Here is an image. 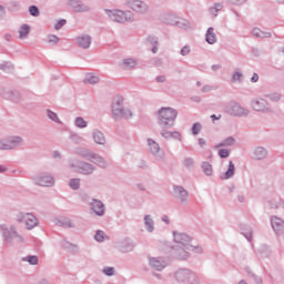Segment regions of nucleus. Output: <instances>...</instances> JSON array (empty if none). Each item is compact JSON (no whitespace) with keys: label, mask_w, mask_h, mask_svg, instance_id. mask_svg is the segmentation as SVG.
I'll return each instance as SVG.
<instances>
[{"label":"nucleus","mask_w":284,"mask_h":284,"mask_svg":"<svg viewBox=\"0 0 284 284\" xmlns=\"http://www.w3.org/2000/svg\"><path fill=\"white\" fill-rule=\"evenodd\" d=\"M60 39L55 34H49L47 37V42H49L51 45H57L59 43Z\"/></svg>","instance_id":"52"},{"label":"nucleus","mask_w":284,"mask_h":284,"mask_svg":"<svg viewBox=\"0 0 284 284\" xmlns=\"http://www.w3.org/2000/svg\"><path fill=\"white\" fill-rule=\"evenodd\" d=\"M151 65H155L156 68H159L160 65H163V60H161L160 58H153L151 60Z\"/></svg>","instance_id":"63"},{"label":"nucleus","mask_w":284,"mask_h":284,"mask_svg":"<svg viewBox=\"0 0 284 284\" xmlns=\"http://www.w3.org/2000/svg\"><path fill=\"white\" fill-rule=\"evenodd\" d=\"M67 3L74 10V12H90V7H88L81 0H68Z\"/></svg>","instance_id":"18"},{"label":"nucleus","mask_w":284,"mask_h":284,"mask_svg":"<svg viewBox=\"0 0 284 284\" xmlns=\"http://www.w3.org/2000/svg\"><path fill=\"white\" fill-rule=\"evenodd\" d=\"M101 79L97 73H87L84 78V83H89L90 85H97Z\"/></svg>","instance_id":"34"},{"label":"nucleus","mask_w":284,"mask_h":284,"mask_svg":"<svg viewBox=\"0 0 284 284\" xmlns=\"http://www.w3.org/2000/svg\"><path fill=\"white\" fill-rule=\"evenodd\" d=\"M160 134L163 139H174L175 141L183 142V136L179 131H168V128L161 129Z\"/></svg>","instance_id":"20"},{"label":"nucleus","mask_w":284,"mask_h":284,"mask_svg":"<svg viewBox=\"0 0 284 284\" xmlns=\"http://www.w3.org/2000/svg\"><path fill=\"white\" fill-rule=\"evenodd\" d=\"M103 274H105V276H114V267L112 266H106L102 270Z\"/></svg>","instance_id":"56"},{"label":"nucleus","mask_w":284,"mask_h":284,"mask_svg":"<svg viewBox=\"0 0 284 284\" xmlns=\"http://www.w3.org/2000/svg\"><path fill=\"white\" fill-rule=\"evenodd\" d=\"M192 52V48L190 45H184L181 50H180V54L181 57H187V54H190Z\"/></svg>","instance_id":"57"},{"label":"nucleus","mask_w":284,"mask_h":284,"mask_svg":"<svg viewBox=\"0 0 284 284\" xmlns=\"http://www.w3.org/2000/svg\"><path fill=\"white\" fill-rule=\"evenodd\" d=\"M2 99H9V101L17 102V101H19V92L9 91V92L2 94Z\"/></svg>","instance_id":"44"},{"label":"nucleus","mask_w":284,"mask_h":284,"mask_svg":"<svg viewBox=\"0 0 284 284\" xmlns=\"http://www.w3.org/2000/svg\"><path fill=\"white\" fill-rule=\"evenodd\" d=\"M202 171L206 176H212L214 169L212 168V165L210 164V162H202Z\"/></svg>","instance_id":"43"},{"label":"nucleus","mask_w":284,"mask_h":284,"mask_svg":"<svg viewBox=\"0 0 284 284\" xmlns=\"http://www.w3.org/2000/svg\"><path fill=\"white\" fill-rule=\"evenodd\" d=\"M62 247H64V250H74V247H77V246H74V244L63 240L62 241Z\"/></svg>","instance_id":"61"},{"label":"nucleus","mask_w":284,"mask_h":284,"mask_svg":"<svg viewBox=\"0 0 284 284\" xmlns=\"http://www.w3.org/2000/svg\"><path fill=\"white\" fill-rule=\"evenodd\" d=\"M23 143L21 136H10L7 140L0 141V150H17Z\"/></svg>","instance_id":"13"},{"label":"nucleus","mask_w":284,"mask_h":284,"mask_svg":"<svg viewBox=\"0 0 284 284\" xmlns=\"http://www.w3.org/2000/svg\"><path fill=\"white\" fill-rule=\"evenodd\" d=\"M201 130H203V125H202L201 123H199V122H195V123L192 125V129H191L192 134H193L194 136H196L197 134H200V133H201Z\"/></svg>","instance_id":"50"},{"label":"nucleus","mask_w":284,"mask_h":284,"mask_svg":"<svg viewBox=\"0 0 284 284\" xmlns=\"http://www.w3.org/2000/svg\"><path fill=\"white\" fill-rule=\"evenodd\" d=\"M111 110L112 115L116 121H119V119H132L133 116L132 110L123 106V99L121 98L113 102Z\"/></svg>","instance_id":"7"},{"label":"nucleus","mask_w":284,"mask_h":284,"mask_svg":"<svg viewBox=\"0 0 284 284\" xmlns=\"http://www.w3.org/2000/svg\"><path fill=\"white\" fill-rule=\"evenodd\" d=\"M146 42L149 43V45H159V38L155 36H149L146 38Z\"/></svg>","instance_id":"55"},{"label":"nucleus","mask_w":284,"mask_h":284,"mask_svg":"<svg viewBox=\"0 0 284 284\" xmlns=\"http://www.w3.org/2000/svg\"><path fill=\"white\" fill-rule=\"evenodd\" d=\"M234 143H236V139H234V136H229L219 144H216L215 148H231V145H234Z\"/></svg>","instance_id":"36"},{"label":"nucleus","mask_w":284,"mask_h":284,"mask_svg":"<svg viewBox=\"0 0 284 284\" xmlns=\"http://www.w3.org/2000/svg\"><path fill=\"white\" fill-rule=\"evenodd\" d=\"M125 6L133 10V12H138V14H145L150 10L148 3L142 0H125Z\"/></svg>","instance_id":"12"},{"label":"nucleus","mask_w":284,"mask_h":284,"mask_svg":"<svg viewBox=\"0 0 284 284\" xmlns=\"http://www.w3.org/2000/svg\"><path fill=\"white\" fill-rule=\"evenodd\" d=\"M183 165H184V168H186V170H192V168H194V159L185 158L183 160Z\"/></svg>","instance_id":"51"},{"label":"nucleus","mask_w":284,"mask_h":284,"mask_svg":"<svg viewBox=\"0 0 284 284\" xmlns=\"http://www.w3.org/2000/svg\"><path fill=\"white\" fill-rule=\"evenodd\" d=\"M212 90H219V87L206 84L202 88V92H212Z\"/></svg>","instance_id":"62"},{"label":"nucleus","mask_w":284,"mask_h":284,"mask_svg":"<svg viewBox=\"0 0 284 284\" xmlns=\"http://www.w3.org/2000/svg\"><path fill=\"white\" fill-rule=\"evenodd\" d=\"M252 34L256 37V39H270L272 37L271 32L263 31L260 28H254Z\"/></svg>","instance_id":"32"},{"label":"nucleus","mask_w":284,"mask_h":284,"mask_svg":"<svg viewBox=\"0 0 284 284\" xmlns=\"http://www.w3.org/2000/svg\"><path fill=\"white\" fill-rule=\"evenodd\" d=\"M139 65V60L136 58H124L120 63L122 70H134Z\"/></svg>","instance_id":"22"},{"label":"nucleus","mask_w":284,"mask_h":284,"mask_svg":"<svg viewBox=\"0 0 284 284\" xmlns=\"http://www.w3.org/2000/svg\"><path fill=\"white\" fill-rule=\"evenodd\" d=\"M106 16L111 21H114L115 23H130V21H134V16L131 11H123L119 9H106L105 10Z\"/></svg>","instance_id":"6"},{"label":"nucleus","mask_w":284,"mask_h":284,"mask_svg":"<svg viewBox=\"0 0 284 284\" xmlns=\"http://www.w3.org/2000/svg\"><path fill=\"white\" fill-rule=\"evenodd\" d=\"M55 225L59 227H72V222L68 217H60L55 220Z\"/></svg>","instance_id":"41"},{"label":"nucleus","mask_w":284,"mask_h":284,"mask_svg":"<svg viewBox=\"0 0 284 284\" xmlns=\"http://www.w3.org/2000/svg\"><path fill=\"white\" fill-rule=\"evenodd\" d=\"M94 151L83 148V146H78L74 150V154H77L78 156H81L82 159H85L87 161H90V159L92 158Z\"/></svg>","instance_id":"26"},{"label":"nucleus","mask_w":284,"mask_h":284,"mask_svg":"<svg viewBox=\"0 0 284 284\" xmlns=\"http://www.w3.org/2000/svg\"><path fill=\"white\" fill-rule=\"evenodd\" d=\"M244 226H241V234H243V236H245V239L248 240V242H252V231L248 230V231H244L243 230Z\"/></svg>","instance_id":"59"},{"label":"nucleus","mask_w":284,"mask_h":284,"mask_svg":"<svg viewBox=\"0 0 284 284\" xmlns=\"http://www.w3.org/2000/svg\"><path fill=\"white\" fill-rule=\"evenodd\" d=\"M69 168L79 170V173L84 176H90L97 172V166H94V164L79 160H70Z\"/></svg>","instance_id":"8"},{"label":"nucleus","mask_w":284,"mask_h":284,"mask_svg":"<svg viewBox=\"0 0 284 284\" xmlns=\"http://www.w3.org/2000/svg\"><path fill=\"white\" fill-rule=\"evenodd\" d=\"M69 187H71V190H79V187H81V179H71L69 181Z\"/></svg>","instance_id":"49"},{"label":"nucleus","mask_w":284,"mask_h":284,"mask_svg":"<svg viewBox=\"0 0 284 284\" xmlns=\"http://www.w3.org/2000/svg\"><path fill=\"white\" fill-rule=\"evenodd\" d=\"M92 139L97 145H105L106 143L105 134L99 129L92 131Z\"/></svg>","instance_id":"24"},{"label":"nucleus","mask_w":284,"mask_h":284,"mask_svg":"<svg viewBox=\"0 0 284 284\" xmlns=\"http://www.w3.org/2000/svg\"><path fill=\"white\" fill-rule=\"evenodd\" d=\"M173 192L181 205H187L190 203V192L181 185H173Z\"/></svg>","instance_id":"15"},{"label":"nucleus","mask_w":284,"mask_h":284,"mask_svg":"<svg viewBox=\"0 0 284 284\" xmlns=\"http://www.w3.org/2000/svg\"><path fill=\"white\" fill-rule=\"evenodd\" d=\"M236 173V166L234 165V162L230 161L227 170L224 174L221 175L222 181H227L234 176Z\"/></svg>","instance_id":"28"},{"label":"nucleus","mask_w":284,"mask_h":284,"mask_svg":"<svg viewBox=\"0 0 284 284\" xmlns=\"http://www.w3.org/2000/svg\"><path fill=\"white\" fill-rule=\"evenodd\" d=\"M29 13L31 14V17H39L41 14V12L39 11V7L34 4L29 7Z\"/></svg>","instance_id":"53"},{"label":"nucleus","mask_w":284,"mask_h":284,"mask_svg":"<svg viewBox=\"0 0 284 284\" xmlns=\"http://www.w3.org/2000/svg\"><path fill=\"white\" fill-rule=\"evenodd\" d=\"M264 99H268L272 103H278V101L283 99V95L280 92H271L264 94Z\"/></svg>","instance_id":"37"},{"label":"nucleus","mask_w":284,"mask_h":284,"mask_svg":"<svg viewBox=\"0 0 284 284\" xmlns=\"http://www.w3.org/2000/svg\"><path fill=\"white\" fill-rule=\"evenodd\" d=\"M33 182L41 187H52L54 185V178L48 173H40L33 178Z\"/></svg>","instance_id":"14"},{"label":"nucleus","mask_w":284,"mask_h":284,"mask_svg":"<svg viewBox=\"0 0 284 284\" xmlns=\"http://www.w3.org/2000/svg\"><path fill=\"white\" fill-rule=\"evenodd\" d=\"M173 241L178 244L179 248H173V254L180 261H185L190 256L189 252H195V254H201L203 248L192 244V237L186 233L173 231Z\"/></svg>","instance_id":"1"},{"label":"nucleus","mask_w":284,"mask_h":284,"mask_svg":"<svg viewBox=\"0 0 284 284\" xmlns=\"http://www.w3.org/2000/svg\"><path fill=\"white\" fill-rule=\"evenodd\" d=\"M175 26L182 30H190V28H192V24L189 22V20L181 17H178Z\"/></svg>","instance_id":"35"},{"label":"nucleus","mask_w":284,"mask_h":284,"mask_svg":"<svg viewBox=\"0 0 284 284\" xmlns=\"http://www.w3.org/2000/svg\"><path fill=\"white\" fill-rule=\"evenodd\" d=\"M205 41L210 45H214L216 43V33H214V28H209L205 34Z\"/></svg>","instance_id":"33"},{"label":"nucleus","mask_w":284,"mask_h":284,"mask_svg":"<svg viewBox=\"0 0 284 284\" xmlns=\"http://www.w3.org/2000/svg\"><path fill=\"white\" fill-rule=\"evenodd\" d=\"M146 145L149 148V152H151L158 163H163V161H165V152L161 150V145L154 141V139L148 138Z\"/></svg>","instance_id":"9"},{"label":"nucleus","mask_w":284,"mask_h":284,"mask_svg":"<svg viewBox=\"0 0 284 284\" xmlns=\"http://www.w3.org/2000/svg\"><path fill=\"white\" fill-rule=\"evenodd\" d=\"M47 116H48V119H50V121L58 123V125H63V122L59 119V115L54 111L48 109Z\"/></svg>","instance_id":"40"},{"label":"nucleus","mask_w":284,"mask_h":284,"mask_svg":"<svg viewBox=\"0 0 284 284\" xmlns=\"http://www.w3.org/2000/svg\"><path fill=\"white\" fill-rule=\"evenodd\" d=\"M73 123H74V126L79 128L80 130L88 128V121H85L83 116H77Z\"/></svg>","instance_id":"42"},{"label":"nucleus","mask_w":284,"mask_h":284,"mask_svg":"<svg viewBox=\"0 0 284 284\" xmlns=\"http://www.w3.org/2000/svg\"><path fill=\"white\" fill-rule=\"evenodd\" d=\"M132 250H134V242L132 240L126 239L122 241L120 245V252L128 254V252H132Z\"/></svg>","instance_id":"29"},{"label":"nucleus","mask_w":284,"mask_h":284,"mask_svg":"<svg viewBox=\"0 0 284 284\" xmlns=\"http://www.w3.org/2000/svg\"><path fill=\"white\" fill-rule=\"evenodd\" d=\"M268 205L272 210H278L281 207H282V210H284L283 199H281V196H278V195H274L273 197H271L268 200Z\"/></svg>","instance_id":"27"},{"label":"nucleus","mask_w":284,"mask_h":284,"mask_svg":"<svg viewBox=\"0 0 284 284\" xmlns=\"http://www.w3.org/2000/svg\"><path fill=\"white\" fill-rule=\"evenodd\" d=\"M22 261L27 262L29 265H39V257L37 255H27Z\"/></svg>","instance_id":"46"},{"label":"nucleus","mask_w":284,"mask_h":284,"mask_svg":"<svg viewBox=\"0 0 284 284\" xmlns=\"http://www.w3.org/2000/svg\"><path fill=\"white\" fill-rule=\"evenodd\" d=\"M7 9L9 12H19L21 10V2L12 0L7 3Z\"/></svg>","instance_id":"38"},{"label":"nucleus","mask_w":284,"mask_h":284,"mask_svg":"<svg viewBox=\"0 0 284 284\" xmlns=\"http://www.w3.org/2000/svg\"><path fill=\"white\" fill-rule=\"evenodd\" d=\"M82 201L88 203L90 214H93V216H99L100 219L105 216L108 209L105 207V203H103V201L95 197H90L88 195H82Z\"/></svg>","instance_id":"3"},{"label":"nucleus","mask_w":284,"mask_h":284,"mask_svg":"<svg viewBox=\"0 0 284 284\" xmlns=\"http://www.w3.org/2000/svg\"><path fill=\"white\" fill-rule=\"evenodd\" d=\"M219 156H220V159H227V156H230V150L221 149L219 151Z\"/></svg>","instance_id":"60"},{"label":"nucleus","mask_w":284,"mask_h":284,"mask_svg":"<svg viewBox=\"0 0 284 284\" xmlns=\"http://www.w3.org/2000/svg\"><path fill=\"white\" fill-rule=\"evenodd\" d=\"M0 70L8 73L14 72V65L11 62H4L0 64Z\"/></svg>","instance_id":"48"},{"label":"nucleus","mask_w":284,"mask_h":284,"mask_svg":"<svg viewBox=\"0 0 284 284\" xmlns=\"http://www.w3.org/2000/svg\"><path fill=\"white\" fill-rule=\"evenodd\" d=\"M251 106L255 112H270V103L263 98H256L251 102Z\"/></svg>","instance_id":"17"},{"label":"nucleus","mask_w":284,"mask_h":284,"mask_svg":"<svg viewBox=\"0 0 284 284\" xmlns=\"http://www.w3.org/2000/svg\"><path fill=\"white\" fill-rule=\"evenodd\" d=\"M175 280L183 284H201V276L187 268H180L175 272Z\"/></svg>","instance_id":"5"},{"label":"nucleus","mask_w":284,"mask_h":284,"mask_svg":"<svg viewBox=\"0 0 284 284\" xmlns=\"http://www.w3.org/2000/svg\"><path fill=\"white\" fill-rule=\"evenodd\" d=\"M70 139L72 143H75V145H81V143H83V136L79 133H71Z\"/></svg>","instance_id":"47"},{"label":"nucleus","mask_w":284,"mask_h":284,"mask_svg":"<svg viewBox=\"0 0 284 284\" xmlns=\"http://www.w3.org/2000/svg\"><path fill=\"white\" fill-rule=\"evenodd\" d=\"M0 230L4 239L6 245H17L19 243H23V236H21L19 232H17L16 226L8 227V225L2 224L0 226Z\"/></svg>","instance_id":"4"},{"label":"nucleus","mask_w":284,"mask_h":284,"mask_svg":"<svg viewBox=\"0 0 284 284\" xmlns=\"http://www.w3.org/2000/svg\"><path fill=\"white\" fill-rule=\"evenodd\" d=\"M20 39H28V34H30V26L22 24L19 30Z\"/></svg>","instance_id":"45"},{"label":"nucleus","mask_w":284,"mask_h":284,"mask_svg":"<svg viewBox=\"0 0 284 284\" xmlns=\"http://www.w3.org/2000/svg\"><path fill=\"white\" fill-rule=\"evenodd\" d=\"M144 226L146 232H149V234H152L155 230L154 226V217H152V215L148 214L144 215Z\"/></svg>","instance_id":"30"},{"label":"nucleus","mask_w":284,"mask_h":284,"mask_svg":"<svg viewBox=\"0 0 284 284\" xmlns=\"http://www.w3.org/2000/svg\"><path fill=\"white\" fill-rule=\"evenodd\" d=\"M223 10V3L216 2L214 6L210 7L209 12L213 17H219V12Z\"/></svg>","instance_id":"39"},{"label":"nucleus","mask_w":284,"mask_h":284,"mask_svg":"<svg viewBox=\"0 0 284 284\" xmlns=\"http://www.w3.org/2000/svg\"><path fill=\"white\" fill-rule=\"evenodd\" d=\"M252 159L254 161H263V159H267V149L263 146H257L253 150Z\"/></svg>","instance_id":"23"},{"label":"nucleus","mask_w":284,"mask_h":284,"mask_svg":"<svg viewBox=\"0 0 284 284\" xmlns=\"http://www.w3.org/2000/svg\"><path fill=\"white\" fill-rule=\"evenodd\" d=\"M65 23H68V21H67L65 19H62V20H60V21H58V22L55 23L54 28H55L57 30H61V28H63V26H65Z\"/></svg>","instance_id":"64"},{"label":"nucleus","mask_w":284,"mask_h":284,"mask_svg":"<svg viewBox=\"0 0 284 284\" xmlns=\"http://www.w3.org/2000/svg\"><path fill=\"white\" fill-rule=\"evenodd\" d=\"M17 221L18 223H24L27 230H34L39 225V219L32 213L20 212L17 214Z\"/></svg>","instance_id":"11"},{"label":"nucleus","mask_w":284,"mask_h":284,"mask_svg":"<svg viewBox=\"0 0 284 284\" xmlns=\"http://www.w3.org/2000/svg\"><path fill=\"white\" fill-rule=\"evenodd\" d=\"M77 43L80 48H83L84 50H88L90 45H92V37L88 34H83L78 37Z\"/></svg>","instance_id":"25"},{"label":"nucleus","mask_w":284,"mask_h":284,"mask_svg":"<svg viewBox=\"0 0 284 284\" xmlns=\"http://www.w3.org/2000/svg\"><path fill=\"white\" fill-rule=\"evenodd\" d=\"M176 116H179V112L170 106L160 109L158 111V124L161 130L165 128H174Z\"/></svg>","instance_id":"2"},{"label":"nucleus","mask_w":284,"mask_h":284,"mask_svg":"<svg viewBox=\"0 0 284 284\" xmlns=\"http://www.w3.org/2000/svg\"><path fill=\"white\" fill-rule=\"evenodd\" d=\"M149 265L155 272H163V268L168 265L165 257H152L149 256Z\"/></svg>","instance_id":"16"},{"label":"nucleus","mask_w":284,"mask_h":284,"mask_svg":"<svg viewBox=\"0 0 284 284\" xmlns=\"http://www.w3.org/2000/svg\"><path fill=\"white\" fill-rule=\"evenodd\" d=\"M271 225L275 234L284 233V221L278 216H271Z\"/></svg>","instance_id":"19"},{"label":"nucleus","mask_w":284,"mask_h":284,"mask_svg":"<svg viewBox=\"0 0 284 284\" xmlns=\"http://www.w3.org/2000/svg\"><path fill=\"white\" fill-rule=\"evenodd\" d=\"M89 161L91 163H94V165H98V168H102V170H105V168H108V161H105L103 156L99 155V153L93 152L91 154V158H89Z\"/></svg>","instance_id":"21"},{"label":"nucleus","mask_w":284,"mask_h":284,"mask_svg":"<svg viewBox=\"0 0 284 284\" xmlns=\"http://www.w3.org/2000/svg\"><path fill=\"white\" fill-rule=\"evenodd\" d=\"M243 79V73L240 71H235L232 75V82L236 83V81H241Z\"/></svg>","instance_id":"58"},{"label":"nucleus","mask_w":284,"mask_h":284,"mask_svg":"<svg viewBox=\"0 0 284 284\" xmlns=\"http://www.w3.org/2000/svg\"><path fill=\"white\" fill-rule=\"evenodd\" d=\"M179 19V16L174 13H166L163 16V23H166V26H176V21Z\"/></svg>","instance_id":"31"},{"label":"nucleus","mask_w":284,"mask_h":284,"mask_svg":"<svg viewBox=\"0 0 284 284\" xmlns=\"http://www.w3.org/2000/svg\"><path fill=\"white\" fill-rule=\"evenodd\" d=\"M94 239L98 243H103V241H105V232L97 231Z\"/></svg>","instance_id":"54"},{"label":"nucleus","mask_w":284,"mask_h":284,"mask_svg":"<svg viewBox=\"0 0 284 284\" xmlns=\"http://www.w3.org/2000/svg\"><path fill=\"white\" fill-rule=\"evenodd\" d=\"M224 110L226 114H231V116H247V114H250V110L241 105L239 102H229Z\"/></svg>","instance_id":"10"}]
</instances>
